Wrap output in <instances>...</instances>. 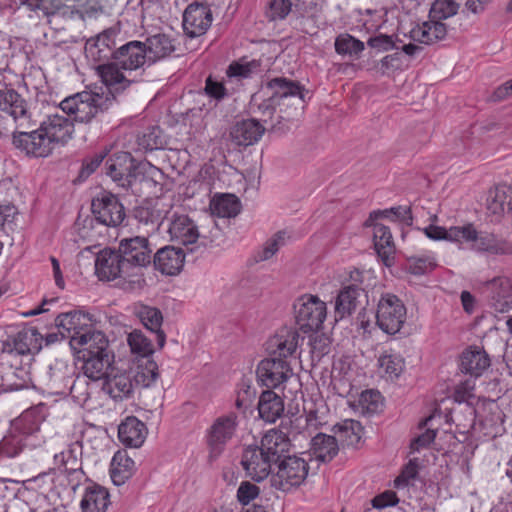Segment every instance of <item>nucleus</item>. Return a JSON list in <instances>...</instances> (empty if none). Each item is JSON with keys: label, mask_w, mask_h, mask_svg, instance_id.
I'll list each match as a JSON object with an SVG mask.
<instances>
[{"label": "nucleus", "mask_w": 512, "mask_h": 512, "mask_svg": "<svg viewBox=\"0 0 512 512\" xmlns=\"http://www.w3.org/2000/svg\"><path fill=\"white\" fill-rule=\"evenodd\" d=\"M106 174L122 188H129L137 176L138 165L128 152H122L105 163Z\"/></svg>", "instance_id": "obj_18"}, {"label": "nucleus", "mask_w": 512, "mask_h": 512, "mask_svg": "<svg viewBox=\"0 0 512 512\" xmlns=\"http://www.w3.org/2000/svg\"><path fill=\"white\" fill-rule=\"evenodd\" d=\"M260 65V61L256 59L251 61L241 59L240 61L232 62L228 66L226 73L228 77L248 78L260 70Z\"/></svg>", "instance_id": "obj_53"}, {"label": "nucleus", "mask_w": 512, "mask_h": 512, "mask_svg": "<svg viewBox=\"0 0 512 512\" xmlns=\"http://www.w3.org/2000/svg\"><path fill=\"white\" fill-rule=\"evenodd\" d=\"M92 213L96 221L108 227L120 225L125 218L124 207L118 198L110 193H100L92 200Z\"/></svg>", "instance_id": "obj_15"}, {"label": "nucleus", "mask_w": 512, "mask_h": 512, "mask_svg": "<svg viewBox=\"0 0 512 512\" xmlns=\"http://www.w3.org/2000/svg\"><path fill=\"white\" fill-rule=\"evenodd\" d=\"M359 403L370 412H375L381 406V394L378 391L366 390L361 393Z\"/></svg>", "instance_id": "obj_62"}, {"label": "nucleus", "mask_w": 512, "mask_h": 512, "mask_svg": "<svg viewBox=\"0 0 512 512\" xmlns=\"http://www.w3.org/2000/svg\"><path fill=\"white\" fill-rule=\"evenodd\" d=\"M448 33L447 25L430 18L429 21L417 25L410 31V38L423 44H433L443 40Z\"/></svg>", "instance_id": "obj_33"}, {"label": "nucleus", "mask_w": 512, "mask_h": 512, "mask_svg": "<svg viewBox=\"0 0 512 512\" xmlns=\"http://www.w3.org/2000/svg\"><path fill=\"white\" fill-rule=\"evenodd\" d=\"M241 204L233 194L216 195L210 202L212 215L222 218H232L239 214Z\"/></svg>", "instance_id": "obj_45"}, {"label": "nucleus", "mask_w": 512, "mask_h": 512, "mask_svg": "<svg viewBox=\"0 0 512 512\" xmlns=\"http://www.w3.org/2000/svg\"><path fill=\"white\" fill-rule=\"evenodd\" d=\"M406 320V308L403 302L393 294H385L378 301L376 324L387 334L400 331Z\"/></svg>", "instance_id": "obj_11"}, {"label": "nucleus", "mask_w": 512, "mask_h": 512, "mask_svg": "<svg viewBox=\"0 0 512 512\" xmlns=\"http://www.w3.org/2000/svg\"><path fill=\"white\" fill-rule=\"evenodd\" d=\"M309 471L307 462L297 456L284 457L278 464V470L271 475L272 487L287 492L300 486L306 479Z\"/></svg>", "instance_id": "obj_10"}, {"label": "nucleus", "mask_w": 512, "mask_h": 512, "mask_svg": "<svg viewBox=\"0 0 512 512\" xmlns=\"http://www.w3.org/2000/svg\"><path fill=\"white\" fill-rule=\"evenodd\" d=\"M45 420L42 406L31 407L11 421L8 433L0 441V456L13 458L25 450L45 444L41 425Z\"/></svg>", "instance_id": "obj_4"}, {"label": "nucleus", "mask_w": 512, "mask_h": 512, "mask_svg": "<svg viewBox=\"0 0 512 512\" xmlns=\"http://www.w3.org/2000/svg\"><path fill=\"white\" fill-rule=\"evenodd\" d=\"M145 51L142 41L120 43L112 61L95 67L97 75L110 94L123 92L138 82V72L150 67Z\"/></svg>", "instance_id": "obj_1"}, {"label": "nucleus", "mask_w": 512, "mask_h": 512, "mask_svg": "<svg viewBox=\"0 0 512 512\" xmlns=\"http://www.w3.org/2000/svg\"><path fill=\"white\" fill-rule=\"evenodd\" d=\"M205 93L217 101L222 100L227 96V90L222 82L214 80L209 76L205 81Z\"/></svg>", "instance_id": "obj_63"}, {"label": "nucleus", "mask_w": 512, "mask_h": 512, "mask_svg": "<svg viewBox=\"0 0 512 512\" xmlns=\"http://www.w3.org/2000/svg\"><path fill=\"white\" fill-rule=\"evenodd\" d=\"M1 357L3 360L12 356L30 354L33 350L39 349L38 333L34 328H24L15 335L8 336L1 343Z\"/></svg>", "instance_id": "obj_20"}, {"label": "nucleus", "mask_w": 512, "mask_h": 512, "mask_svg": "<svg viewBox=\"0 0 512 512\" xmlns=\"http://www.w3.org/2000/svg\"><path fill=\"white\" fill-rule=\"evenodd\" d=\"M114 97L109 94H99L82 91L65 98L60 103L62 111L74 116V121L89 122L99 112H104L113 104Z\"/></svg>", "instance_id": "obj_6"}, {"label": "nucleus", "mask_w": 512, "mask_h": 512, "mask_svg": "<svg viewBox=\"0 0 512 512\" xmlns=\"http://www.w3.org/2000/svg\"><path fill=\"white\" fill-rule=\"evenodd\" d=\"M118 250L130 270L132 289H142L145 284L144 271L151 264L152 249L147 237L135 236L119 242Z\"/></svg>", "instance_id": "obj_5"}, {"label": "nucleus", "mask_w": 512, "mask_h": 512, "mask_svg": "<svg viewBox=\"0 0 512 512\" xmlns=\"http://www.w3.org/2000/svg\"><path fill=\"white\" fill-rule=\"evenodd\" d=\"M390 215H393L395 219L401 220L402 222H404L407 225H412V223H413L411 208L410 207H402V206L392 207L390 209H385L382 211L381 210L373 211L372 213H370L367 223L370 221H374L375 219H377L379 217L389 218Z\"/></svg>", "instance_id": "obj_56"}, {"label": "nucleus", "mask_w": 512, "mask_h": 512, "mask_svg": "<svg viewBox=\"0 0 512 512\" xmlns=\"http://www.w3.org/2000/svg\"><path fill=\"white\" fill-rule=\"evenodd\" d=\"M459 7V4L454 0H436L432 4L429 17L442 22V20L456 15Z\"/></svg>", "instance_id": "obj_54"}, {"label": "nucleus", "mask_w": 512, "mask_h": 512, "mask_svg": "<svg viewBox=\"0 0 512 512\" xmlns=\"http://www.w3.org/2000/svg\"><path fill=\"white\" fill-rule=\"evenodd\" d=\"M364 290L357 284L344 286L335 302V313L340 318L351 315L359 304V298L363 295Z\"/></svg>", "instance_id": "obj_40"}, {"label": "nucleus", "mask_w": 512, "mask_h": 512, "mask_svg": "<svg viewBox=\"0 0 512 512\" xmlns=\"http://www.w3.org/2000/svg\"><path fill=\"white\" fill-rule=\"evenodd\" d=\"M273 465L274 462L257 445L247 446L242 452L241 466L246 476L256 482L266 479L271 474Z\"/></svg>", "instance_id": "obj_17"}, {"label": "nucleus", "mask_w": 512, "mask_h": 512, "mask_svg": "<svg viewBox=\"0 0 512 512\" xmlns=\"http://www.w3.org/2000/svg\"><path fill=\"white\" fill-rule=\"evenodd\" d=\"M378 366L390 378H396L404 368V360L398 354H383L378 359Z\"/></svg>", "instance_id": "obj_55"}, {"label": "nucleus", "mask_w": 512, "mask_h": 512, "mask_svg": "<svg viewBox=\"0 0 512 512\" xmlns=\"http://www.w3.org/2000/svg\"><path fill=\"white\" fill-rule=\"evenodd\" d=\"M333 431L342 443L355 445L361 439L362 426L356 420L346 419L342 423L336 424Z\"/></svg>", "instance_id": "obj_48"}, {"label": "nucleus", "mask_w": 512, "mask_h": 512, "mask_svg": "<svg viewBox=\"0 0 512 512\" xmlns=\"http://www.w3.org/2000/svg\"><path fill=\"white\" fill-rule=\"evenodd\" d=\"M461 243H467L469 248L478 254L487 256L512 255V241L487 231H478L474 224L463 225Z\"/></svg>", "instance_id": "obj_7"}, {"label": "nucleus", "mask_w": 512, "mask_h": 512, "mask_svg": "<svg viewBox=\"0 0 512 512\" xmlns=\"http://www.w3.org/2000/svg\"><path fill=\"white\" fill-rule=\"evenodd\" d=\"M134 388L132 375L117 368L110 370L102 384V390L115 401L129 398Z\"/></svg>", "instance_id": "obj_25"}, {"label": "nucleus", "mask_w": 512, "mask_h": 512, "mask_svg": "<svg viewBox=\"0 0 512 512\" xmlns=\"http://www.w3.org/2000/svg\"><path fill=\"white\" fill-rule=\"evenodd\" d=\"M490 366L488 354L479 347H469L461 355V371L479 377Z\"/></svg>", "instance_id": "obj_35"}, {"label": "nucleus", "mask_w": 512, "mask_h": 512, "mask_svg": "<svg viewBox=\"0 0 512 512\" xmlns=\"http://www.w3.org/2000/svg\"><path fill=\"white\" fill-rule=\"evenodd\" d=\"M73 132L72 120L53 114L42 121L36 130L12 132V145L27 156L47 157L57 144H65Z\"/></svg>", "instance_id": "obj_3"}, {"label": "nucleus", "mask_w": 512, "mask_h": 512, "mask_svg": "<svg viewBox=\"0 0 512 512\" xmlns=\"http://www.w3.org/2000/svg\"><path fill=\"white\" fill-rule=\"evenodd\" d=\"M292 0H271L266 10V18L269 21L285 19L292 9Z\"/></svg>", "instance_id": "obj_57"}, {"label": "nucleus", "mask_w": 512, "mask_h": 512, "mask_svg": "<svg viewBox=\"0 0 512 512\" xmlns=\"http://www.w3.org/2000/svg\"><path fill=\"white\" fill-rule=\"evenodd\" d=\"M83 359V374L93 381L105 380V377L110 374V370L115 367L112 366L113 355L110 352L101 354H85L81 356Z\"/></svg>", "instance_id": "obj_30"}, {"label": "nucleus", "mask_w": 512, "mask_h": 512, "mask_svg": "<svg viewBox=\"0 0 512 512\" xmlns=\"http://www.w3.org/2000/svg\"><path fill=\"white\" fill-rule=\"evenodd\" d=\"M263 91L268 95L258 104V113L265 124L270 122L271 128L281 121H292L301 115L304 108V88L297 81L284 77L269 80Z\"/></svg>", "instance_id": "obj_2"}, {"label": "nucleus", "mask_w": 512, "mask_h": 512, "mask_svg": "<svg viewBox=\"0 0 512 512\" xmlns=\"http://www.w3.org/2000/svg\"><path fill=\"white\" fill-rule=\"evenodd\" d=\"M118 38L119 31L109 28L88 39L85 44L86 57L99 64L112 61L120 44Z\"/></svg>", "instance_id": "obj_13"}, {"label": "nucleus", "mask_w": 512, "mask_h": 512, "mask_svg": "<svg viewBox=\"0 0 512 512\" xmlns=\"http://www.w3.org/2000/svg\"><path fill=\"white\" fill-rule=\"evenodd\" d=\"M418 475V464L416 460H410L402 469L400 475L395 479L394 486L397 489L409 485Z\"/></svg>", "instance_id": "obj_60"}, {"label": "nucleus", "mask_w": 512, "mask_h": 512, "mask_svg": "<svg viewBox=\"0 0 512 512\" xmlns=\"http://www.w3.org/2000/svg\"><path fill=\"white\" fill-rule=\"evenodd\" d=\"M55 324L61 334V338L69 339V344L71 345V340L81 336L84 331L89 330L91 318L81 311H70L59 314L55 319Z\"/></svg>", "instance_id": "obj_23"}, {"label": "nucleus", "mask_w": 512, "mask_h": 512, "mask_svg": "<svg viewBox=\"0 0 512 512\" xmlns=\"http://www.w3.org/2000/svg\"><path fill=\"white\" fill-rule=\"evenodd\" d=\"M134 461L125 451H117L111 461L110 476L117 486L124 484L134 472Z\"/></svg>", "instance_id": "obj_43"}, {"label": "nucleus", "mask_w": 512, "mask_h": 512, "mask_svg": "<svg viewBox=\"0 0 512 512\" xmlns=\"http://www.w3.org/2000/svg\"><path fill=\"white\" fill-rule=\"evenodd\" d=\"M311 450L317 460L321 462L330 461L339 450L337 439L331 435L318 433L312 438Z\"/></svg>", "instance_id": "obj_44"}, {"label": "nucleus", "mask_w": 512, "mask_h": 512, "mask_svg": "<svg viewBox=\"0 0 512 512\" xmlns=\"http://www.w3.org/2000/svg\"><path fill=\"white\" fill-rule=\"evenodd\" d=\"M95 272L100 280L121 279L125 289L133 290L130 270L118 249L105 248L98 252L95 259Z\"/></svg>", "instance_id": "obj_8"}, {"label": "nucleus", "mask_w": 512, "mask_h": 512, "mask_svg": "<svg viewBox=\"0 0 512 512\" xmlns=\"http://www.w3.org/2000/svg\"><path fill=\"white\" fill-rule=\"evenodd\" d=\"M289 446V440L283 432L270 430L262 437L258 447L276 464L288 452Z\"/></svg>", "instance_id": "obj_36"}, {"label": "nucleus", "mask_w": 512, "mask_h": 512, "mask_svg": "<svg viewBox=\"0 0 512 512\" xmlns=\"http://www.w3.org/2000/svg\"><path fill=\"white\" fill-rule=\"evenodd\" d=\"M488 304L495 313L512 310V280L505 276L495 277L486 283Z\"/></svg>", "instance_id": "obj_21"}, {"label": "nucleus", "mask_w": 512, "mask_h": 512, "mask_svg": "<svg viewBox=\"0 0 512 512\" xmlns=\"http://www.w3.org/2000/svg\"><path fill=\"white\" fill-rule=\"evenodd\" d=\"M168 232L172 240L183 245L196 243L200 236L198 226L185 214L172 215Z\"/></svg>", "instance_id": "obj_26"}, {"label": "nucleus", "mask_w": 512, "mask_h": 512, "mask_svg": "<svg viewBox=\"0 0 512 512\" xmlns=\"http://www.w3.org/2000/svg\"><path fill=\"white\" fill-rule=\"evenodd\" d=\"M110 495L105 487L91 484L86 487L81 500L82 512H106Z\"/></svg>", "instance_id": "obj_39"}, {"label": "nucleus", "mask_w": 512, "mask_h": 512, "mask_svg": "<svg viewBox=\"0 0 512 512\" xmlns=\"http://www.w3.org/2000/svg\"><path fill=\"white\" fill-rule=\"evenodd\" d=\"M368 222L367 225L373 226L374 247L386 266H390L394 259L395 245L390 228L381 224Z\"/></svg>", "instance_id": "obj_32"}, {"label": "nucleus", "mask_w": 512, "mask_h": 512, "mask_svg": "<svg viewBox=\"0 0 512 512\" xmlns=\"http://www.w3.org/2000/svg\"><path fill=\"white\" fill-rule=\"evenodd\" d=\"M259 493L260 489L257 485L249 481H243L238 487L237 499L242 505L247 506L258 497Z\"/></svg>", "instance_id": "obj_61"}, {"label": "nucleus", "mask_w": 512, "mask_h": 512, "mask_svg": "<svg viewBox=\"0 0 512 512\" xmlns=\"http://www.w3.org/2000/svg\"><path fill=\"white\" fill-rule=\"evenodd\" d=\"M367 44L379 51H389L396 48L392 37L384 34L370 37Z\"/></svg>", "instance_id": "obj_64"}, {"label": "nucleus", "mask_w": 512, "mask_h": 512, "mask_svg": "<svg viewBox=\"0 0 512 512\" xmlns=\"http://www.w3.org/2000/svg\"><path fill=\"white\" fill-rule=\"evenodd\" d=\"M89 380L91 379L84 374L76 375L67 389L79 405H85L90 400L92 388Z\"/></svg>", "instance_id": "obj_50"}, {"label": "nucleus", "mask_w": 512, "mask_h": 512, "mask_svg": "<svg viewBox=\"0 0 512 512\" xmlns=\"http://www.w3.org/2000/svg\"><path fill=\"white\" fill-rule=\"evenodd\" d=\"M256 375L262 385L277 388L293 376V370L288 360L269 356L260 361Z\"/></svg>", "instance_id": "obj_16"}, {"label": "nucleus", "mask_w": 512, "mask_h": 512, "mask_svg": "<svg viewBox=\"0 0 512 512\" xmlns=\"http://www.w3.org/2000/svg\"><path fill=\"white\" fill-rule=\"evenodd\" d=\"M127 342L131 352L143 359H148V357L154 353L152 340L140 330L132 331L128 335Z\"/></svg>", "instance_id": "obj_49"}, {"label": "nucleus", "mask_w": 512, "mask_h": 512, "mask_svg": "<svg viewBox=\"0 0 512 512\" xmlns=\"http://www.w3.org/2000/svg\"><path fill=\"white\" fill-rule=\"evenodd\" d=\"M258 411L263 420L274 423L284 413V402L274 391H263L259 398Z\"/></svg>", "instance_id": "obj_41"}, {"label": "nucleus", "mask_w": 512, "mask_h": 512, "mask_svg": "<svg viewBox=\"0 0 512 512\" xmlns=\"http://www.w3.org/2000/svg\"><path fill=\"white\" fill-rule=\"evenodd\" d=\"M137 316L142 324L154 336L158 347L163 348L165 345L166 336L165 333L161 330L163 321L161 311L155 307L142 305L137 310Z\"/></svg>", "instance_id": "obj_38"}, {"label": "nucleus", "mask_w": 512, "mask_h": 512, "mask_svg": "<svg viewBox=\"0 0 512 512\" xmlns=\"http://www.w3.org/2000/svg\"><path fill=\"white\" fill-rule=\"evenodd\" d=\"M286 232L279 231L272 238L266 241L259 254V260L265 261L274 256L278 250L286 244Z\"/></svg>", "instance_id": "obj_58"}, {"label": "nucleus", "mask_w": 512, "mask_h": 512, "mask_svg": "<svg viewBox=\"0 0 512 512\" xmlns=\"http://www.w3.org/2000/svg\"><path fill=\"white\" fill-rule=\"evenodd\" d=\"M293 309L296 323L304 332L319 330L326 319V303L315 295H301Z\"/></svg>", "instance_id": "obj_9"}, {"label": "nucleus", "mask_w": 512, "mask_h": 512, "mask_svg": "<svg viewBox=\"0 0 512 512\" xmlns=\"http://www.w3.org/2000/svg\"><path fill=\"white\" fill-rule=\"evenodd\" d=\"M300 335L295 328L282 327L266 343L270 357L287 360L297 350Z\"/></svg>", "instance_id": "obj_22"}, {"label": "nucleus", "mask_w": 512, "mask_h": 512, "mask_svg": "<svg viewBox=\"0 0 512 512\" xmlns=\"http://www.w3.org/2000/svg\"><path fill=\"white\" fill-rule=\"evenodd\" d=\"M105 157H106V152H98V153H95L91 156L84 158L78 177L81 180L87 179L92 173L95 172V170L103 162Z\"/></svg>", "instance_id": "obj_59"}, {"label": "nucleus", "mask_w": 512, "mask_h": 512, "mask_svg": "<svg viewBox=\"0 0 512 512\" xmlns=\"http://www.w3.org/2000/svg\"><path fill=\"white\" fill-rule=\"evenodd\" d=\"M147 429L136 417H128L118 428V438L127 447H140L146 438Z\"/></svg>", "instance_id": "obj_34"}, {"label": "nucleus", "mask_w": 512, "mask_h": 512, "mask_svg": "<svg viewBox=\"0 0 512 512\" xmlns=\"http://www.w3.org/2000/svg\"><path fill=\"white\" fill-rule=\"evenodd\" d=\"M160 201H156L154 205L142 206L136 209V218L145 225H151L152 229H158L168 211L165 210Z\"/></svg>", "instance_id": "obj_46"}, {"label": "nucleus", "mask_w": 512, "mask_h": 512, "mask_svg": "<svg viewBox=\"0 0 512 512\" xmlns=\"http://www.w3.org/2000/svg\"><path fill=\"white\" fill-rule=\"evenodd\" d=\"M142 44L145 45L149 66L165 59L175 51L174 39L165 33L151 35Z\"/></svg>", "instance_id": "obj_28"}, {"label": "nucleus", "mask_w": 512, "mask_h": 512, "mask_svg": "<svg viewBox=\"0 0 512 512\" xmlns=\"http://www.w3.org/2000/svg\"><path fill=\"white\" fill-rule=\"evenodd\" d=\"M334 46L335 51L339 55H348L350 57H358L365 48L362 41L347 33L338 35L335 39Z\"/></svg>", "instance_id": "obj_51"}, {"label": "nucleus", "mask_w": 512, "mask_h": 512, "mask_svg": "<svg viewBox=\"0 0 512 512\" xmlns=\"http://www.w3.org/2000/svg\"><path fill=\"white\" fill-rule=\"evenodd\" d=\"M461 231H463V226H452L446 229L444 227L430 225L424 229L426 236L430 239L447 240L456 243H461Z\"/></svg>", "instance_id": "obj_52"}, {"label": "nucleus", "mask_w": 512, "mask_h": 512, "mask_svg": "<svg viewBox=\"0 0 512 512\" xmlns=\"http://www.w3.org/2000/svg\"><path fill=\"white\" fill-rule=\"evenodd\" d=\"M487 210L496 216L512 212V188L499 185L489 190L486 200Z\"/></svg>", "instance_id": "obj_37"}, {"label": "nucleus", "mask_w": 512, "mask_h": 512, "mask_svg": "<svg viewBox=\"0 0 512 512\" xmlns=\"http://www.w3.org/2000/svg\"><path fill=\"white\" fill-rule=\"evenodd\" d=\"M265 131V127L255 119L237 122L231 129L230 137L238 146H250L258 142Z\"/></svg>", "instance_id": "obj_29"}, {"label": "nucleus", "mask_w": 512, "mask_h": 512, "mask_svg": "<svg viewBox=\"0 0 512 512\" xmlns=\"http://www.w3.org/2000/svg\"><path fill=\"white\" fill-rule=\"evenodd\" d=\"M159 377L158 365L155 361L145 359L137 365L135 374L132 376L135 387H150Z\"/></svg>", "instance_id": "obj_47"}, {"label": "nucleus", "mask_w": 512, "mask_h": 512, "mask_svg": "<svg viewBox=\"0 0 512 512\" xmlns=\"http://www.w3.org/2000/svg\"><path fill=\"white\" fill-rule=\"evenodd\" d=\"M185 254L181 248L166 246L159 249L153 258L154 266L162 274L176 275L184 266Z\"/></svg>", "instance_id": "obj_27"}, {"label": "nucleus", "mask_w": 512, "mask_h": 512, "mask_svg": "<svg viewBox=\"0 0 512 512\" xmlns=\"http://www.w3.org/2000/svg\"><path fill=\"white\" fill-rule=\"evenodd\" d=\"M70 346L72 349L78 350L82 355L109 352L108 341L104 334L99 331H93L91 327L89 330L84 331L81 336L71 340Z\"/></svg>", "instance_id": "obj_31"}, {"label": "nucleus", "mask_w": 512, "mask_h": 512, "mask_svg": "<svg viewBox=\"0 0 512 512\" xmlns=\"http://www.w3.org/2000/svg\"><path fill=\"white\" fill-rule=\"evenodd\" d=\"M74 376L72 367L63 362L56 361L48 371V385L57 394L66 393Z\"/></svg>", "instance_id": "obj_42"}, {"label": "nucleus", "mask_w": 512, "mask_h": 512, "mask_svg": "<svg viewBox=\"0 0 512 512\" xmlns=\"http://www.w3.org/2000/svg\"><path fill=\"white\" fill-rule=\"evenodd\" d=\"M212 20V12L207 4L191 3L183 14L184 32L191 38L201 36L209 29Z\"/></svg>", "instance_id": "obj_19"}, {"label": "nucleus", "mask_w": 512, "mask_h": 512, "mask_svg": "<svg viewBox=\"0 0 512 512\" xmlns=\"http://www.w3.org/2000/svg\"><path fill=\"white\" fill-rule=\"evenodd\" d=\"M238 424V416L234 412L221 415L213 421L206 434L210 458H217L222 454L227 443L235 436Z\"/></svg>", "instance_id": "obj_12"}, {"label": "nucleus", "mask_w": 512, "mask_h": 512, "mask_svg": "<svg viewBox=\"0 0 512 512\" xmlns=\"http://www.w3.org/2000/svg\"><path fill=\"white\" fill-rule=\"evenodd\" d=\"M10 358L0 357V388L2 391H17L28 388L31 383L30 373L22 366L10 364Z\"/></svg>", "instance_id": "obj_24"}, {"label": "nucleus", "mask_w": 512, "mask_h": 512, "mask_svg": "<svg viewBox=\"0 0 512 512\" xmlns=\"http://www.w3.org/2000/svg\"><path fill=\"white\" fill-rule=\"evenodd\" d=\"M0 111L12 117L16 128H30L35 125L28 102L15 89H0Z\"/></svg>", "instance_id": "obj_14"}]
</instances>
